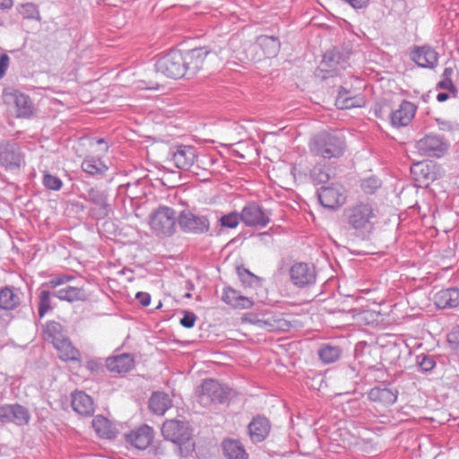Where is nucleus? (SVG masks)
Wrapping results in <instances>:
<instances>
[{"label": "nucleus", "mask_w": 459, "mask_h": 459, "mask_svg": "<svg viewBox=\"0 0 459 459\" xmlns=\"http://www.w3.org/2000/svg\"><path fill=\"white\" fill-rule=\"evenodd\" d=\"M344 216L349 229L362 237L369 236L378 221L377 209L368 202H359L348 207Z\"/></svg>", "instance_id": "nucleus-1"}, {"label": "nucleus", "mask_w": 459, "mask_h": 459, "mask_svg": "<svg viewBox=\"0 0 459 459\" xmlns=\"http://www.w3.org/2000/svg\"><path fill=\"white\" fill-rule=\"evenodd\" d=\"M312 155L324 160L339 159L346 151V142L336 132H321L313 136L309 142Z\"/></svg>", "instance_id": "nucleus-2"}, {"label": "nucleus", "mask_w": 459, "mask_h": 459, "mask_svg": "<svg viewBox=\"0 0 459 459\" xmlns=\"http://www.w3.org/2000/svg\"><path fill=\"white\" fill-rule=\"evenodd\" d=\"M74 277L67 274H57L43 284L48 288L54 289L53 296L61 301L69 303L88 300L89 294L82 287L65 285Z\"/></svg>", "instance_id": "nucleus-3"}, {"label": "nucleus", "mask_w": 459, "mask_h": 459, "mask_svg": "<svg viewBox=\"0 0 459 459\" xmlns=\"http://www.w3.org/2000/svg\"><path fill=\"white\" fill-rule=\"evenodd\" d=\"M161 434L165 439L178 445L180 455L186 456L194 450V444H189L192 433L187 422L178 420H166L162 425Z\"/></svg>", "instance_id": "nucleus-4"}, {"label": "nucleus", "mask_w": 459, "mask_h": 459, "mask_svg": "<svg viewBox=\"0 0 459 459\" xmlns=\"http://www.w3.org/2000/svg\"><path fill=\"white\" fill-rule=\"evenodd\" d=\"M157 73L172 78L179 79L185 76L183 53L177 49H171L158 57L155 63Z\"/></svg>", "instance_id": "nucleus-5"}, {"label": "nucleus", "mask_w": 459, "mask_h": 459, "mask_svg": "<svg viewBox=\"0 0 459 459\" xmlns=\"http://www.w3.org/2000/svg\"><path fill=\"white\" fill-rule=\"evenodd\" d=\"M177 222L178 216L173 208L160 206L152 214L150 225L156 235L169 237L175 233Z\"/></svg>", "instance_id": "nucleus-6"}, {"label": "nucleus", "mask_w": 459, "mask_h": 459, "mask_svg": "<svg viewBox=\"0 0 459 459\" xmlns=\"http://www.w3.org/2000/svg\"><path fill=\"white\" fill-rule=\"evenodd\" d=\"M178 223L184 233L193 235L207 234L211 228L206 215L195 214L190 210H183L178 215Z\"/></svg>", "instance_id": "nucleus-7"}, {"label": "nucleus", "mask_w": 459, "mask_h": 459, "mask_svg": "<svg viewBox=\"0 0 459 459\" xmlns=\"http://www.w3.org/2000/svg\"><path fill=\"white\" fill-rule=\"evenodd\" d=\"M24 161L20 144L15 140L0 142V166L7 171L19 170Z\"/></svg>", "instance_id": "nucleus-8"}, {"label": "nucleus", "mask_w": 459, "mask_h": 459, "mask_svg": "<svg viewBox=\"0 0 459 459\" xmlns=\"http://www.w3.org/2000/svg\"><path fill=\"white\" fill-rule=\"evenodd\" d=\"M449 143L442 136L429 134L416 143L418 152L427 157H442L448 150Z\"/></svg>", "instance_id": "nucleus-9"}, {"label": "nucleus", "mask_w": 459, "mask_h": 459, "mask_svg": "<svg viewBox=\"0 0 459 459\" xmlns=\"http://www.w3.org/2000/svg\"><path fill=\"white\" fill-rule=\"evenodd\" d=\"M289 274L290 281L298 288H305L314 285L316 281V268L309 263H294L290 267Z\"/></svg>", "instance_id": "nucleus-10"}, {"label": "nucleus", "mask_w": 459, "mask_h": 459, "mask_svg": "<svg viewBox=\"0 0 459 459\" xmlns=\"http://www.w3.org/2000/svg\"><path fill=\"white\" fill-rule=\"evenodd\" d=\"M169 154L174 165L183 170L190 169L197 160V149L189 144L173 145Z\"/></svg>", "instance_id": "nucleus-11"}, {"label": "nucleus", "mask_w": 459, "mask_h": 459, "mask_svg": "<svg viewBox=\"0 0 459 459\" xmlns=\"http://www.w3.org/2000/svg\"><path fill=\"white\" fill-rule=\"evenodd\" d=\"M410 58L418 66L432 70L438 65L439 54L435 48L425 44L413 46L410 50Z\"/></svg>", "instance_id": "nucleus-12"}, {"label": "nucleus", "mask_w": 459, "mask_h": 459, "mask_svg": "<svg viewBox=\"0 0 459 459\" xmlns=\"http://www.w3.org/2000/svg\"><path fill=\"white\" fill-rule=\"evenodd\" d=\"M198 395L202 402L223 403L229 395V388L219 382L208 378L198 387Z\"/></svg>", "instance_id": "nucleus-13"}, {"label": "nucleus", "mask_w": 459, "mask_h": 459, "mask_svg": "<svg viewBox=\"0 0 459 459\" xmlns=\"http://www.w3.org/2000/svg\"><path fill=\"white\" fill-rule=\"evenodd\" d=\"M241 221L248 227L267 226L270 222V214L264 212L261 206L255 202L247 204L241 212Z\"/></svg>", "instance_id": "nucleus-14"}, {"label": "nucleus", "mask_w": 459, "mask_h": 459, "mask_svg": "<svg viewBox=\"0 0 459 459\" xmlns=\"http://www.w3.org/2000/svg\"><path fill=\"white\" fill-rule=\"evenodd\" d=\"M30 414L28 409L19 403L0 406V421L23 426L29 423Z\"/></svg>", "instance_id": "nucleus-15"}, {"label": "nucleus", "mask_w": 459, "mask_h": 459, "mask_svg": "<svg viewBox=\"0 0 459 459\" xmlns=\"http://www.w3.org/2000/svg\"><path fill=\"white\" fill-rule=\"evenodd\" d=\"M210 53L206 47L197 48L183 54L185 75L194 76L204 65L205 57Z\"/></svg>", "instance_id": "nucleus-16"}, {"label": "nucleus", "mask_w": 459, "mask_h": 459, "mask_svg": "<svg viewBox=\"0 0 459 459\" xmlns=\"http://www.w3.org/2000/svg\"><path fill=\"white\" fill-rule=\"evenodd\" d=\"M153 437L152 428L143 424L126 434V440L135 448L143 450L152 444Z\"/></svg>", "instance_id": "nucleus-17"}, {"label": "nucleus", "mask_w": 459, "mask_h": 459, "mask_svg": "<svg viewBox=\"0 0 459 459\" xmlns=\"http://www.w3.org/2000/svg\"><path fill=\"white\" fill-rule=\"evenodd\" d=\"M320 204L328 209H335L345 202V195L340 186H322L318 191Z\"/></svg>", "instance_id": "nucleus-18"}, {"label": "nucleus", "mask_w": 459, "mask_h": 459, "mask_svg": "<svg viewBox=\"0 0 459 459\" xmlns=\"http://www.w3.org/2000/svg\"><path fill=\"white\" fill-rule=\"evenodd\" d=\"M250 440L254 444L263 442L269 435L271 430L270 420L261 415H257L252 419L247 426Z\"/></svg>", "instance_id": "nucleus-19"}, {"label": "nucleus", "mask_w": 459, "mask_h": 459, "mask_svg": "<svg viewBox=\"0 0 459 459\" xmlns=\"http://www.w3.org/2000/svg\"><path fill=\"white\" fill-rule=\"evenodd\" d=\"M417 107L411 101L403 100L399 108L390 114L391 124L395 127L408 126L415 116Z\"/></svg>", "instance_id": "nucleus-20"}, {"label": "nucleus", "mask_w": 459, "mask_h": 459, "mask_svg": "<svg viewBox=\"0 0 459 459\" xmlns=\"http://www.w3.org/2000/svg\"><path fill=\"white\" fill-rule=\"evenodd\" d=\"M83 198L95 206L101 217L108 216L111 211L110 204H108V194L105 190L91 187L87 191Z\"/></svg>", "instance_id": "nucleus-21"}, {"label": "nucleus", "mask_w": 459, "mask_h": 459, "mask_svg": "<svg viewBox=\"0 0 459 459\" xmlns=\"http://www.w3.org/2000/svg\"><path fill=\"white\" fill-rule=\"evenodd\" d=\"M340 58L339 53L335 50L326 51L316 70V75L321 76L323 79L337 75Z\"/></svg>", "instance_id": "nucleus-22"}, {"label": "nucleus", "mask_w": 459, "mask_h": 459, "mask_svg": "<svg viewBox=\"0 0 459 459\" xmlns=\"http://www.w3.org/2000/svg\"><path fill=\"white\" fill-rule=\"evenodd\" d=\"M398 390L390 386H375L368 392V399L382 406H390L397 401Z\"/></svg>", "instance_id": "nucleus-23"}, {"label": "nucleus", "mask_w": 459, "mask_h": 459, "mask_svg": "<svg viewBox=\"0 0 459 459\" xmlns=\"http://www.w3.org/2000/svg\"><path fill=\"white\" fill-rule=\"evenodd\" d=\"M260 328L268 332L285 331L289 327L288 322L281 316L272 312L264 313L255 322Z\"/></svg>", "instance_id": "nucleus-24"}, {"label": "nucleus", "mask_w": 459, "mask_h": 459, "mask_svg": "<svg viewBox=\"0 0 459 459\" xmlns=\"http://www.w3.org/2000/svg\"><path fill=\"white\" fill-rule=\"evenodd\" d=\"M134 366V356L130 353H122L117 356L109 357L106 360L107 368L115 373H126Z\"/></svg>", "instance_id": "nucleus-25"}, {"label": "nucleus", "mask_w": 459, "mask_h": 459, "mask_svg": "<svg viewBox=\"0 0 459 459\" xmlns=\"http://www.w3.org/2000/svg\"><path fill=\"white\" fill-rule=\"evenodd\" d=\"M221 299L234 308L247 309L253 306V301L249 298L229 286L223 288Z\"/></svg>", "instance_id": "nucleus-26"}, {"label": "nucleus", "mask_w": 459, "mask_h": 459, "mask_svg": "<svg viewBox=\"0 0 459 459\" xmlns=\"http://www.w3.org/2000/svg\"><path fill=\"white\" fill-rule=\"evenodd\" d=\"M435 304L441 308H454L459 306V289L448 288L437 291L434 296Z\"/></svg>", "instance_id": "nucleus-27"}, {"label": "nucleus", "mask_w": 459, "mask_h": 459, "mask_svg": "<svg viewBox=\"0 0 459 459\" xmlns=\"http://www.w3.org/2000/svg\"><path fill=\"white\" fill-rule=\"evenodd\" d=\"M72 407L74 411L83 416H91L94 412L91 397L82 391H77L73 394Z\"/></svg>", "instance_id": "nucleus-28"}, {"label": "nucleus", "mask_w": 459, "mask_h": 459, "mask_svg": "<svg viewBox=\"0 0 459 459\" xmlns=\"http://www.w3.org/2000/svg\"><path fill=\"white\" fill-rule=\"evenodd\" d=\"M364 104V100L360 95H355L351 91L341 87L336 100L335 106L340 109H350L352 108L361 107Z\"/></svg>", "instance_id": "nucleus-29"}, {"label": "nucleus", "mask_w": 459, "mask_h": 459, "mask_svg": "<svg viewBox=\"0 0 459 459\" xmlns=\"http://www.w3.org/2000/svg\"><path fill=\"white\" fill-rule=\"evenodd\" d=\"M81 167L85 173L94 177L104 176L108 170V165L95 156L85 157Z\"/></svg>", "instance_id": "nucleus-30"}, {"label": "nucleus", "mask_w": 459, "mask_h": 459, "mask_svg": "<svg viewBox=\"0 0 459 459\" xmlns=\"http://www.w3.org/2000/svg\"><path fill=\"white\" fill-rule=\"evenodd\" d=\"M12 97L17 109V117H29L33 114L34 105L28 95L15 91Z\"/></svg>", "instance_id": "nucleus-31"}, {"label": "nucleus", "mask_w": 459, "mask_h": 459, "mask_svg": "<svg viewBox=\"0 0 459 459\" xmlns=\"http://www.w3.org/2000/svg\"><path fill=\"white\" fill-rule=\"evenodd\" d=\"M54 347L57 350L60 359L64 361H80V351L73 346L68 337L54 344Z\"/></svg>", "instance_id": "nucleus-32"}, {"label": "nucleus", "mask_w": 459, "mask_h": 459, "mask_svg": "<svg viewBox=\"0 0 459 459\" xmlns=\"http://www.w3.org/2000/svg\"><path fill=\"white\" fill-rule=\"evenodd\" d=\"M170 407L171 400L165 393L155 392L149 399V409L157 415H163Z\"/></svg>", "instance_id": "nucleus-33"}, {"label": "nucleus", "mask_w": 459, "mask_h": 459, "mask_svg": "<svg viewBox=\"0 0 459 459\" xmlns=\"http://www.w3.org/2000/svg\"><path fill=\"white\" fill-rule=\"evenodd\" d=\"M92 427L100 437L111 439L116 437V429L107 418L101 415H97L92 420Z\"/></svg>", "instance_id": "nucleus-34"}, {"label": "nucleus", "mask_w": 459, "mask_h": 459, "mask_svg": "<svg viewBox=\"0 0 459 459\" xmlns=\"http://www.w3.org/2000/svg\"><path fill=\"white\" fill-rule=\"evenodd\" d=\"M223 454L228 459H248V455L239 441L225 440L222 443Z\"/></svg>", "instance_id": "nucleus-35"}, {"label": "nucleus", "mask_w": 459, "mask_h": 459, "mask_svg": "<svg viewBox=\"0 0 459 459\" xmlns=\"http://www.w3.org/2000/svg\"><path fill=\"white\" fill-rule=\"evenodd\" d=\"M257 43L266 57L276 56L281 48L279 39L273 36L261 35L257 38Z\"/></svg>", "instance_id": "nucleus-36"}, {"label": "nucleus", "mask_w": 459, "mask_h": 459, "mask_svg": "<svg viewBox=\"0 0 459 459\" xmlns=\"http://www.w3.org/2000/svg\"><path fill=\"white\" fill-rule=\"evenodd\" d=\"M45 339L50 342L53 345L62 341V339L67 338L64 326L55 321H51L46 324L44 328Z\"/></svg>", "instance_id": "nucleus-37"}, {"label": "nucleus", "mask_w": 459, "mask_h": 459, "mask_svg": "<svg viewBox=\"0 0 459 459\" xmlns=\"http://www.w3.org/2000/svg\"><path fill=\"white\" fill-rule=\"evenodd\" d=\"M19 304L20 298L12 288L4 287L0 290V309L13 310Z\"/></svg>", "instance_id": "nucleus-38"}, {"label": "nucleus", "mask_w": 459, "mask_h": 459, "mask_svg": "<svg viewBox=\"0 0 459 459\" xmlns=\"http://www.w3.org/2000/svg\"><path fill=\"white\" fill-rule=\"evenodd\" d=\"M341 353V349L338 346L330 344L323 345L318 351L319 358L325 364L333 363L338 360Z\"/></svg>", "instance_id": "nucleus-39"}, {"label": "nucleus", "mask_w": 459, "mask_h": 459, "mask_svg": "<svg viewBox=\"0 0 459 459\" xmlns=\"http://www.w3.org/2000/svg\"><path fill=\"white\" fill-rule=\"evenodd\" d=\"M51 293L49 290H41L39 295V316L40 318L52 309L51 307Z\"/></svg>", "instance_id": "nucleus-40"}, {"label": "nucleus", "mask_w": 459, "mask_h": 459, "mask_svg": "<svg viewBox=\"0 0 459 459\" xmlns=\"http://www.w3.org/2000/svg\"><path fill=\"white\" fill-rule=\"evenodd\" d=\"M241 221L240 213L236 212H230L222 215L218 223L221 228L225 229H236Z\"/></svg>", "instance_id": "nucleus-41"}, {"label": "nucleus", "mask_w": 459, "mask_h": 459, "mask_svg": "<svg viewBox=\"0 0 459 459\" xmlns=\"http://www.w3.org/2000/svg\"><path fill=\"white\" fill-rule=\"evenodd\" d=\"M43 186L49 190L58 191L63 186V181L56 176L48 171H44L42 178Z\"/></svg>", "instance_id": "nucleus-42"}, {"label": "nucleus", "mask_w": 459, "mask_h": 459, "mask_svg": "<svg viewBox=\"0 0 459 459\" xmlns=\"http://www.w3.org/2000/svg\"><path fill=\"white\" fill-rule=\"evenodd\" d=\"M19 13L24 19L39 20V12L32 3H26L19 7Z\"/></svg>", "instance_id": "nucleus-43"}, {"label": "nucleus", "mask_w": 459, "mask_h": 459, "mask_svg": "<svg viewBox=\"0 0 459 459\" xmlns=\"http://www.w3.org/2000/svg\"><path fill=\"white\" fill-rule=\"evenodd\" d=\"M417 364L422 372H429L435 368L436 360L430 355L420 354L417 356Z\"/></svg>", "instance_id": "nucleus-44"}, {"label": "nucleus", "mask_w": 459, "mask_h": 459, "mask_svg": "<svg viewBox=\"0 0 459 459\" xmlns=\"http://www.w3.org/2000/svg\"><path fill=\"white\" fill-rule=\"evenodd\" d=\"M381 186V181L377 177H369L361 181V188L366 194H374Z\"/></svg>", "instance_id": "nucleus-45"}, {"label": "nucleus", "mask_w": 459, "mask_h": 459, "mask_svg": "<svg viewBox=\"0 0 459 459\" xmlns=\"http://www.w3.org/2000/svg\"><path fill=\"white\" fill-rule=\"evenodd\" d=\"M311 178L316 184H325L330 179L329 174L321 165L315 166L311 170Z\"/></svg>", "instance_id": "nucleus-46"}, {"label": "nucleus", "mask_w": 459, "mask_h": 459, "mask_svg": "<svg viewBox=\"0 0 459 459\" xmlns=\"http://www.w3.org/2000/svg\"><path fill=\"white\" fill-rule=\"evenodd\" d=\"M237 273L238 275L239 280L243 283L247 285H251L254 282V281L257 279V277L254 273H252L249 270L242 266L237 267Z\"/></svg>", "instance_id": "nucleus-47"}, {"label": "nucleus", "mask_w": 459, "mask_h": 459, "mask_svg": "<svg viewBox=\"0 0 459 459\" xmlns=\"http://www.w3.org/2000/svg\"><path fill=\"white\" fill-rule=\"evenodd\" d=\"M447 342L454 351L459 352V326L453 328L447 334Z\"/></svg>", "instance_id": "nucleus-48"}, {"label": "nucleus", "mask_w": 459, "mask_h": 459, "mask_svg": "<svg viewBox=\"0 0 459 459\" xmlns=\"http://www.w3.org/2000/svg\"><path fill=\"white\" fill-rule=\"evenodd\" d=\"M215 160L212 157L208 155H201L197 153V160H195V164L197 168L208 169L214 164Z\"/></svg>", "instance_id": "nucleus-49"}, {"label": "nucleus", "mask_w": 459, "mask_h": 459, "mask_svg": "<svg viewBox=\"0 0 459 459\" xmlns=\"http://www.w3.org/2000/svg\"><path fill=\"white\" fill-rule=\"evenodd\" d=\"M196 321V316L193 312L185 311L184 316L180 319V324L186 328H192Z\"/></svg>", "instance_id": "nucleus-50"}, {"label": "nucleus", "mask_w": 459, "mask_h": 459, "mask_svg": "<svg viewBox=\"0 0 459 459\" xmlns=\"http://www.w3.org/2000/svg\"><path fill=\"white\" fill-rule=\"evenodd\" d=\"M436 122L441 131L452 132L455 129V125L449 120L437 118Z\"/></svg>", "instance_id": "nucleus-51"}, {"label": "nucleus", "mask_w": 459, "mask_h": 459, "mask_svg": "<svg viewBox=\"0 0 459 459\" xmlns=\"http://www.w3.org/2000/svg\"><path fill=\"white\" fill-rule=\"evenodd\" d=\"M135 299L143 307H147L151 303V295L148 292L139 291L136 293Z\"/></svg>", "instance_id": "nucleus-52"}, {"label": "nucleus", "mask_w": 459, "mask_h": 459, "mask_svg": "<svg viewBox=\"0 0 459 459\" xmlns=\"http://www.w3.org/2000/svg\"><path fill=\"white\" fill-rule=\"evenodd\" d=\"M10 58L7 54L0 55V78H2L8 68Z\"/></svg>", "instance_id": "nucleus-53"}, {"label": "nucleus", "mask_w": 459, "mask_h": 459, "mask_svg": "<svg viewBox=\"0 0 459 459\" xmlns=\"http://www.w3.org/2000/svg\"><path fill=\"white\" fill-rule=\"evenodd\" d=\"M437 87L440 89L447 90L452 92L455 91V87L452 80H446L442 78V80L437 83Z\"/></svg>", "instance_id": "nucleus-54"}, {"label": "nucleus", "mask_w": 459, "mask_h": 459, "mask_svg": "<svg viewBox=\"0 0 459 459\" xmlns=\"http://www.w3.org/2000/svg\"><path fill=\"white\" fill-rule=\"evenodd\" d=\"M417 170H420V172L423 175V178L425 179H433L432 177L429 176V169L428 165H424L421 163L416 164L414 167L415 173H417Z\"/></svg>", "instance_id": "nucleus-55"}, {"label": "nucleus", "mask_w": 459, "mask_h": 459, "mask_svg": "<svg viewBox=\"0 0 459 459\" xmlns=\"http://www.w3.org/2000/svg\"><path fill=\"white\" fill-rule=\"evenodd\" d=\"M137 88L142 90H159L160 85L157 82H139V84L137 85Z\"/></svg>", "instance_id": "nucleus-56"}, {"label": "nucleus", "mask_w": 459, "mask_h": 459, "mask_svg": "<svg viewBox=\"0 0 459 459\" xmlns=\"http://www.w3.org/2000/svg\"><path fill=\"white\" fill-rule=\"evenodd\" d=\"M355 9H360L366 6L369 0H343Z\"/></svg>", "instance_id": "nucleus-57"}, {"label": "nucleus", "mask_w": 459, "mask_h": 459, "mask_svg": "<svg viewBox=\"0 0 459 459\" xmlns=\"http://www.w3.org/2000/svg\"><path fill=\"white\" fill-rule=\"evenodd\" d=\"M96 143L100 146V152L102 153H107L108 151V144L106 143L105 139L100 138L96 140Z\"/></svg>", "instance_id": "nucleus-58"}, {"label": "nucleus", "mask_w": 459, "mask_h": 459, "mask_svg": "<svg viewBox=\"0 0 459 459\" xmlns=\"http://www.w3.org/2000/svg\"><path fill=\"white\" fill-rule=\"evenodd\" d=\"M13 4V0H0V9H11Z\"/></svg>", "instance_id": "nucleus-59"}, {"label": "nucleus", "mask_w": 459, "mask_h": 459, "mask_svg": "<svg viewBox=\"0 0 459 459\" xmlns=\"http://www.w3.org/2000/svg\"><path fill=\"white\" fill-rule=\"evenodd\" d=\"M454 70L451 67H446L442 74V78L446 80H452Z\"/></svg>", "instance_id": "nucleus-60"}, {"label": "nucleus", "mask_w": 459, "mask_h": 459, "mask_svg": "<svg viewBox=\"0 0 459 459\" xmlns=\"http://www.w3.org/2000/svg\"><path fill=\"white\" fill-rule=\"evenodd\" d=\"M448 98H449V95L446 92H439L437 95V100L439 102H444V101L447 100Z\"/></svg>", "instance_id": "nucleus-61"}]
</instances>
